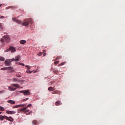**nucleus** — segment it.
<instances>
[{"label":"nucleus","mask_w":125,"mask_h":125,"mask_svg":"<svg viewBox=\"0 0 125 125\" xmlns=\"http://www.w3.org/2000/svg\"><path fill=\"white\" fill-rule=\"evenodd\" d=\"M6 113L8 115H13V114H16V112L9 110H6Z\"/></svg>","instance_id":"6e6552de"},{"label":"nucleus","mask_w":125,"mask_h":125,"mask_svg":"<svg viewBox=\"0 0 125 125\" xmlns=\"http://www.w3.org/2000/svg\"><path fill=\"white\" fill-rule=\"evenodd\" d=\"M43 56H45V55H44Z\"/></svg>","instance_id":"a18cd8bd"},{"label":"nucleus","mask_w":125,"mask_h":125,"mask_svg":"<svg viewBox=\"0 0 125 125\" xmlns=\"http://www.w3.org/2000/svg\"><path fill=\"white\" fill-rule=\"evenodd\" d=\"M54 73L55 74H57V73H58V71H57V70H54Z\"/></svg>","instance_id":"c9c22d12"},{"label":"nucleus","mask_w":125,"mask_h":125,"mask_svg":"<svg viewBox=\"0 0 125 125\" xmlns=\"http://www.w3.org/2000/svg\"><path fill=\"white\" fill-rule=\"evenodd\" d=\"M0 30H2L3 29V25H2V23H0Z\"/></svg>","instance_id":"393cba45"},{"label":"nucleus","mask_w":125,"mask_h":125,"mask_svg":"<svg viewBox=\"0 0 125 125\" xmlns=\"http://www.w3.org/2000/svg\"><path fill=\"white\" fill-rule=\"evenodd\" d=\"M32 21L31 19H25L23 20L22 22L23 26H25V27H28L29 26V23Z\"/></svg>","instance_id":"f03ea898"},{"label":"nucleus","mask_w":125,"mask_h":125,"mask_svg":"<svg viewBox=\"0 0 125 125\" xmlns=\"http://www.w3.org/2000/svg\"><path fill=\"white\" fill-rule=\"evenodd\" d=\"M33 125H36L38 124V121L37 120H33L32 121Z\"/></svg>","instance_id":"412c9836"},{"label":"nucleus","mask_w":125,"mask_h":125,"mask_svg":"<svg viewBox=\"0 0 125 125\" xmlns=\"http://www.w3.org/2000/svg\"><path fill=\"white\" fill-rule=\"evenodd\" d=\"M29 110H26L25 111H24V113H28V112H29Z\"/></svg>","instance_id":"4c0bfd02"},{"label":"nucleus","mask_w":125,"mask_h":125,"mask_svg":"<svg viewBox=\"0 0 125 125\" xmlns=\"http://www.w3.org/2000/svg\"><path fill=\"white\" fill-rule=\"evenodd\" d=\"M10 42V39H9V36H4L1 39V42L3 44H5V42Z\"/></svg>","instance_id":"f257e3e1"},{"label":"nucleus","mask_w":125,"mask_h":125,"mask_svg":"<svg viewBox=\"0 0 125 125\" xmlns=\"http://www.w3.org/2000/svg\"><path fill=\"white\" fill-rule=\"evenodd\" d=\"M26 110H27V107H23V108H21L20 109V112H25V111H26Z\"/></svg>","instance_id":"dca6fc26"},{"label":"nucleus","mask_w":125,"mask_h":125,"mask_svg":"<svg viewBox=\"0 0 125 125\" xmlns=\"http://www.w3.org/2000/svg\"><path fill=\"white\" fill-rule=\"evenodd\" d=\"M16 76L17 77V78H21V77H22L21 75H19V74H16Z\"/></svg>","instance_id":"c756f323"},{"label":"nucleus","mask_w":125,"mask_h":125,"mask_svg":"<svg viewBox=\"0 0 125 125\" xmlns=\"http://www.w3.org/2000/svg\"><path fill=\"white\" fill-rule=\"evenodd\" d=\"M5 120H7V121H9V122H13L14 120L13 119V118L12 117L10 116V117H7L6 116H5Z\"/></svg>","instance_id":"423d86ee"},{"label":"nucleus","mask_w":125,"mask_h":125,"mask_svg":"<svg viewBox=\"0 0 125 125\" xmlns=\"http://www.w3.org/2000/svg\"><path fill=\"white\" fill-rule=\"evenodd\" d=\"M16 90V88L15 87H13L10 86L8 87V90H10V91H15Z\"/></svg>","instance_id":"9b49d317"},{"label":"nucleus","mask_w":125,"mask_h":125,"mask_svg":"<svg viewBox=\"0 0 125 125\" xmlns=\"http://www.w3.org/2000/svg\"><path fill=\"white\" fill-rule=\"evenodd\" d=\"M66 64V62H62L61 64H59V66H63V65H65Z\"/></svg>","instance_id":"cd10ccee"},{"label":"nucleus","mask_w":125,"mask_h":125,"mask_svg":"<svg viewBox=\"0 0 125 125\" xmlns=\"http://www.w3.org/2000/svg\"><path fill=\"white\" fill-rule=\"evenodd\" d=\"M26 73L27 74H32V71L29 70V69L28 70L26 71Z\"/></svg>","instance_id":"c85d7f7f"},{"label":"nucleus","mask_w":125,"mask_h":125,"mask_svg":"<svg viewBox=\"0 0 125 125\" xmlns=\"http://www.w3.org/2000/svg\"><path fill=\"white\" fill-rule=\"evenodd\" d=\"M13 60V61H15L16 62H18L20 60V55H18L15 57V59H12Z\"/></svg>","instance_id":"9d476101"},{"label":"nucleus","mask_w":125,"mask_h":125,"mask_svg":"<svg viewBox=\"0 0 125 125\" xmlns=\"http://www.w3.org/2000/svg\"><path fill=\"white\" fill-rule=\"evenodd\" d=\"M31 106H32V104H28L27 106H25V107H27V109H28V108H29V107H31Z\"/></svg>","instance_id":"2f4dec72"},{"label":"nucleus","mask_w":125,"mask_h":125,"mask_svg":"<svg viewBox=\"0 0 125 125\" xmlns=\"http://www.w3.org/2000/svg\"><path fill=\"white\" fill-rule=\"evenodd\" d=\"M0 111H1L2 112L3 111H5V109H4V107L0 106Z\"/></svg>","instance_id":"4be33fe9"},{"label":"nucleus","mask_w":125,"mask_h":125,"mask_svg":"<svg viewBox=\"0 0 125 125\" xmlns=\"http://www.w3.org/2000/svg\"><path fill=\"white\" fill-rule=\"evenodd\" d=\"M11 86H14V87H16L17 88H20V85H19L18 84H12Z\"/></svg>","instance_id":"ddd939ff"},{"label":"nucleus","mask_w":125,"mask_h":125,"mask_svg":"<svg viewBox=\"0 0 125 125\" xmlns=\"http://www.w3.org/2000/svg\"><path fill=\"white\" fill-rule=\"evenodd\" d=\"M11 7H12V6H9V7H6V10H7V9H9V8H11Z\"/></svg>","instance_id":"473e14b6"},{"label":"nucleus","mask_w":125,"mask_h":125,"mask_svg":"<svg viewBox=\"0 0 125 125\" xmlns=\"http://www.w3.org/2000/svg\"><path fill=\"white\" fill-rule=\"evenodd\" d=\"M4 93V90L0 91V94H2V93Z\"/></svg>","instance_id":"f704fd0d"},{"label":"nucleus","mask_w":125,"mask_h":125,"mask_svg":"<svg viewBox=\"0 0 125 125\" xmlns=\"http://www.w3.org/2000/svg\"><path fill=\"white\" fill-rule=\"evenodd\" d=\"M48 90H50V91H53V90H54V88L53 87H49L48 88Z\"/></svg>","instance_id":"aec40b11"},{"label":"nucleus","mask_w":125,"mask_h":125,"mask_svg":"<svg viewBox=\"0 0 125 125\" xmlns=\"http://www.w3.org/2000/svg\"><path fill=\"white\" fill-rule=\"evenodd\" d=\"M57 59H60V57H58Z\"/></svg>","instance_id":"ea45409f"},{"label":"nucleus","mask_w":125,"mask_h":125,"mask_svg":"<svg viewBox=\"0 0 125 125\" xmlns=\"http://www.w3.org/2000/svg\"><path fill=\"white\" fill-rule=\"evenodd\" d=\"M28 115H30V113H28Z\"/></svg>","instance_id":"c03bdc74"},{"label":"nucleus","mask_w":125,"mask_h":125,"mask_svg":"<svg viewBox=\"0 0 125 125\" xmlns=\"http://www.w3.org/2000/svg\"><path fill=\"white\" fill-rule=\"evenodd\" d=\"M13 60L12 59H6L5 61V66H10L11 64V62H13Z\"/></svg>","instance_id":"7ed1b4c3"},{"label":"nucleus","mask_w":125,"mask_h":125,"mask_svg":"<svg viewBox=\"0 0 125 125\" xmlns=\"http://www.w3.org/2000/svg\"><path fill=\"white\" fill-rule=\"evenodd\" d=\"M52 94H60V91H58V90H56L53 92H52Z\"/></svg>","instance_id":"f3484780"},{"label":"nucleus","mask_w":125,"mask_h":125,"mask_svg":"<svg viewBox=\"0 0 125 125\" xmlns=\"http://www.w3.org/2000/svg\"><path fill=\"white\" fill-rule=\"evenodd\" d=\"M4 60H5V59L3 57L0 56V61H4Z\"/></svg>","instance_id":"5701e85b"},{"label":"nucleus","mask_w":125,"mask_h":125,"mask_svg":"<svg viewBox=\"0 0 125 125\" xmlns=\"http://www.w3.org/2000/svg\"><path fill=\"white\" fill-rule=\"evenodd\" d=\"M1 114V112H0V115Z\"/></svg>","instance_id":"37998d69"},{"label":"nucleus","mask_w":125,"mask_h":125,"mask_svg":"<svg viewBox=\"0 0 125 125\" xmlns=\"http://www.w3.org/2000/svg\"><path fill=\"white\" fill-rule=\"evenodd\" d=\"M20 43H21V44H24V43H26V41H25V40H21L20 41Z\"/></svg>","instance_id":"6ab92c4d"},{"label":"nucleus","mask_w":125,"mask_h":125,"mask_svg":"<svg viewBox=\"0 0 125 125\" xmlns=\"http://www.w3.org/2000/svg\"><path fill=\"white\" fill-rule=\"evenodd\" d=\"M12 20L13 21H14V22H16V23H18V24H21L22 22H21V21H19L18 19L13 18H12Z\"/></svg>","instance_id":"1a4fd4ad"},{"label":"nucleus","mask_w":125,"mask_h":125,"mask_svg":"<svg viewBox=\"0 0 125 125\" xmlns=\"http://www.w3.org/2000/svg\"><path fill=\"white\" fill-rule=\"evenodd\" d=\"M1 5H2V4H1L0 5V7H1Z\"/></svg>","instance_id":"a19ab883"},{"label":"nucleus","mask_w":125,"mask_h":125,"mask_svg":"<svg viewBox=\"0 0 125 125\" xmlns=\"http://www.w3.org/2000/svg\"><path fill=\"white\" fill-rule=\"evenodd\" d=\"M1 71H5V70H7V67H2L0 69Z\"/></svg>","instance_id":"a878e982"},{"label":"nucleus","mask_w":125,"mask_h":125,"mask_svg":"<svg viewBox=\"0 0 125 125\" xmlns=\"http://www.w3.org/2000/svg\"><path fill=\"white\" fill-rule=\"evenodd\" d=\"M24 106H26V104H17L14 106L13 107V109H15L16 108H21V107H24Z\"/></svg>","instance_id":"0eeeda50"},{"label":"nucleus","mask_w":125,"mask_h":125,"mask_svg":"<svg viewBox=\"0 0 125 125\" xmlns=\"http://www.w3.org/2000/svg\"><path fill=\"white\" fill-rule=\"evenodd\" d=\"M26 67H28V70H30V67H29V65H26Z\"/></svg>","instance_id":"58836bf2"},{"label":"nucleus","mask_w":125,"mask_h":125,"mask_svg":"<svg viewBox=\"0 0 125 125\" xmlns=\"http://www.w3.org/2000/svg\"><path fill=\"white\" fill-rule=\"evenodd\" d=\"M42 53H43V52H40V53L38 54L37 55H38V56H42Z\"/></svg>","instance_id":"7c9ffc66"},{"label":"nucleus","mask_w":125,"mask_h":125,"mask_svg":"<svg viewBox=\"0 0 125 125\" xmlns=\"http://www.w3.org/2000/svg\"><path fill=\"white\" fill-rule=\"evenodd\" d=\"M8 51H11V52H15L16 51V49L14 47H10L8 49L5 51V52H8Z\"/></svg>","instance_id":"39448f33"},{"label":"nucleus","mask_w":125,"mask_h":125,"mask_svg":"<svg viewBox=\"0 0 125 125\" xmlns=\"http://www.w3.org/2000/svg\"><path fill=\"white\" fill-rule=\"evenodd\" d=\"M12 81L14 83H20V80H19L17 78H13Z\"/></svg>","instance_id":"f8f14e48"},{"label":"nucleus","mask_w":125,"mask_h":125,"mask_svg":"<svg viewBox=\"0 0 125 125\" xmlns=\"http://www.w3.org/2000/svg\"><path fill=\"white\" fill-rule=\"evenodd\" d=\"M55 104H56V106H60V105H62V103L60 101H57Z\"/></svg>","instance_id":"4468645a"},{"label":"nucleus","mask_w":125,"mask_h":125,"mask_svg":"<svg viewBox=\"0 0 125 125\" xmlns=\"http://www.w3.org/2000/svg\"><path fill=\"white\" fill-rule=\"evenodd\" d=\"M3 18H4V16H0V19H3Z\"/></svg>","instance_id":"e433bc0d"},{"label":"nucleus","mask_w":125,"mask_h":125,"mask_svg":"<svg viewBox=\"0 0 125 125\" xmlns=\"http://www.w3.org/2000/svg\"><path fill=\"white\" fill-rule=\"evenodd\" d=\"M7 103H9V104H13L15 103V101H13V100H10L7 101Z\"/></svg>","instance_id":"2eb2a0df"},{"label":"nucleus","mask_w":125,"mask_h":125,"mask_svg":"<svg viewBox=\"0 0 125 125\" xmlns=\"http://www.w3.org/2000/svg\"><path fill=\"white\" fill-rule=\"evenodd\" d=\"M7 68V70H9V71H12V70H13V67H12V66L8 67Z\"/></svg>","instance_id":"b1692460"},{"label":"nucleus","mask_w":125,"mask_h":125,"mask_svg":"<svg viewBox=\"0 0 125 125\" xmlns=\"http://www.w3.org/2000/svg\"><path fill=\"white\" fill-rule=\"evenodd\" d=\"M5 119V116H3L2 115H0V121H3Z\"/></svg>","instance_id":"a211bd4d"},{"label":"nucleus","mask_w":125,"mask_h":125,"mask_svg":"<svg viewBox=\"0 0 125 125\" xmlns=\"http://www.w3.org/2000/svg\"><path fill=\"white\" fill-rule=\"evenodd\" d=\"M21 65H22V66H24V63H21Z\"/></svg>","instance_id":"79ce46f5"},{"label":"nucleus","mask_w":125,"mask_h":125,"mask_svg":"<svg viewBox=\"0 0 125 125\" xmlns=\"http://www.w3.org/2000/svg\"><path fill=\"white\" fill-rule=\"evenodd\" d=\"M58 63H59V61H56V62H54V65H55V66H56V65H57V64H58Z\"/></svg>","instance_id":"bb28decb"},{"label":"nucleus","mask_w":125,"mask_h":125,"mask_svg":"<svg viewBox=\"0 0 125 125\" xmlns=\"http://www.w3.org/2000/svg\"><path fill=\"white\" fill-rule=\"evenodd\" d=\"M28 99H29V98H26L25 99H24L23 100V101L25 102V101H27V100H28Z\"/></svg>","instance_id":"72a5a7b5"},{"label":"nucleus","mask_w":125,"mask_h":125,"mask_svg":"<svg viewBox=\"0 0 125 125\" xmlns=\"http://www.w3.org/2000/svg\"><path fill=\"white\" fill-rule=\"evenodd\" d=\"M19 92L20 93H23L25 96H28L31 94V93H30V91H29V90H21V91H20Z\"/></svg>","instance_id":"20e7f679"}]
</instances>
